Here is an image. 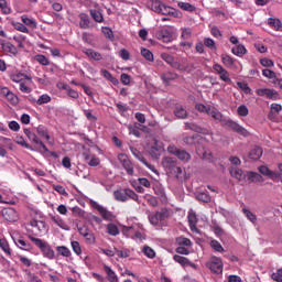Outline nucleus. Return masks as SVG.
Wrapping results in <instances>:
<instances>
[{"label": "nucleus", "mask_w": 282, "mask_h": 282, "mask_svg": "<svg viewBox=\"0 0 282 282\" xmlns=\"http://www.w3.org/2000/svg\"><path fill=\"white\" fill-rule=\"evenodd\" d=\"M184 142H185V144H196V142H198L196 144L197 155H199V158H202V160H210V155H212L210 152H207L206 149L204 147H202V144H204V142H206L205 138H203L199 134H196L193 137H185Z\"/></svg>", "instance_id": "nucleus-1"}, {"label": "nucleus", "mask_w": 282, "mask_h": 282, "mask_svg": "<svg viewBox=\"0 0 282 282\" xmlns=\"http://www.w3.org/2000/svg\"><path fill=\"white\" fill-rule=\"evenodd\" d=\"M113 197L116 202H129V199H133V202L140 204L138 194L131 188L117 189L113 192Z\"/></svg>", "instance_id": "nucleus-2"}, {"label": "nucleus", "mask_w": 282, "mask_h": 282, "mask_svg": "<svg viewBox=\"0 0 282 282\" xmlns=\"http://www.w3.org/2000/svg\"><path fill=\"white\" fill-rule=\"evenodd\" d=\"M30 241H32L37 248H40L41 252L46 259H54L55 253L54 249L50 246V243L43 241L41 238H35L32 235L28 236Z\"/></svg>", "instance_id": "nucleus-3"}, {"label": "nucleus", "mask_w": 282, "mask_h": 282, "mask_svg": "<svg viewBox=\"0 0 282 282\" xmlns=\"http://www.w3.org/2000/svg\"><path fill=\"white\" fill-rule=\"evenodd\" d=\"M24 135H26V138H29L33 144H36L40 153H50L47 145H45V143H43V141L34 132H31L30 129H24Z\"/></svg>", "instance_id": "nucleus-4"}, {"label": "nucleus", "mask_w": 282, "mask_h": 282, "mask_svg": "<svg viewBox=\"0 0 282 282\" xmlns=\"http://www.w3.org/2000/svg\"><path fill=\"white\" fill-rule=\"evenodd\" d=\"M207 268L210 269L214 274H221L224 272V262L221 261V258L214 256L207 262Z\"/></svg>", "instance_id": "nucleus-5"}, {"label": "nucleus", "mask_w": 282, "mask_h": 282, "mask_svg": "<svg viewBox=\"0 0 282 282\" xmlns=\"http://www.w3.org/2000/svg\"><path fill=\"white\" fill-rule=\"evenodd\" d=\"M148 219L152 226H158L160 221H164L165 219H169V209L162 208L160 212H156L154 214H150L148 216Z\"/></svg>", "instance_id": "nucleus-6"}, {"label": "nucleus", "mask_w": 282, "mask_h": 282, "mask_svg": "<svg viewBox=\"0 0 282 282\" xmlns=\"http://www.w3.org/2000/svg\"><path fill=\"white\" fill-rule=\"evenodd\" d=\"M167 153L175 155L182 162H188L191 160V153L186 152V150L177 149L175 145H169Z\"/></svg>", "instance_id": "nucleus-7"}, {"label": "nucleus", "mask_w": 282, "mask_h": 282, "mask_svg": "<svg viewBox=\"0 0 282 282\" xmlns=\"http://www.w3.org/2000/svg\"><path fill=\"white\" fill-rule=\"evenodd\" d=\"M225 127L232 129L235 131V133H239V135H243V138H248V135H250V132H248V130H246V128L239 126V123H237L230 119L225 121Z\"/></svg>", "instance_id": "nucleus-8"}, {"label": "nucleus", "mask_w": 282, "mask_h": 282, "mask_svg": "<svg viewBox=\"0 0 282 282\" xmlns=\"http://www.w3.org/2000/svg\"><path fill=\"white\" fill-rule=\"evenodd\" d=\"M158 39L162 43H171L173 41V29L170 26L161 29L158 33Z\"/></svg>", "instance_id": "nucleus-9"}, {"label": "nucleus", "mask_w": 282, "mask_h": 282, "mask_svg": "<svg viewBox=\"0 0 282 282\" xmlns=\"http://www.w3.org/2000/svg\"><path fill=\"white\" fill-rule=\"evenodd\" d=\"M1 215L6 221H10L11 224L19 221V213H17L12 207L3 208Z\"/></svg>", "instance_id": "nucleus-10"}, {"label": "nucleus", "mask_w": 282, "mask_h": 282, "mask_svg": "<svg viewBox=\"0 0 282 282\" xmlns=\"http://www.w3.org/2000/svg\"><path fill=\"white\" fill-rule=\"evenodd\" d=\"M119 162L122 164L123 169L127 171L128 175H133V163L129 160V156L124 153L118 155Z\"/></svg>", "instance_id": "nucleus-11"}, {"label": "nucleus", "mask_w": 282, "mask_h": 282, "mask_svg": "<svg viewBox=\"0 0 282 282\" xmlns=\"http://www.w3.org/2000/svg\"><path fill=\"white\" fill-rule=\"evenodd\" d=\"M258 96H265L269 100H279V93L270 88H259L256 90Z\"/></svg>", "instance_id": "nucleus-12"}, {"label": "nucleus", "mask_w": 282, "mask_h": 282, "mask_svg": "<svg viewBox=\"0 0 282 282\" xmlns=\"http://www.w3.org/2000/svg\"><path fill=\"white\" fill-rule=\"evenodd\" d=\"M149 153L151 158L154 160H158L162 153H164V145H162V142L160 141H154V143L151 145Z\"/></svg>", "instance_id": "nucleus-13"}, {"label": "nucleus", "mask_w": 282, "mask_h": 282, "mask_svg": "<svg viewBox=\"0 0 282 282\" xmlns=\"http://www.w3.org/2000/svg\"><path fill=\"white\" fill-rule=\"evenodd\" d=\"M93 208H95V210H98L99 215L106 221H111V219H113V214H111V212L107 210V208L102 207V205H99L98 203H94Z\"/></svg>", "instance_id": "nucleus-14"}, {"label": "nucleus", "mask_w": 282, "mask_h": 282, "mask_svg": "<svg viewBox=\"0 0 282 282\" xmlns=\"http://www.w3.org/2000/svg\"><path fill=\"white\" fill-rule=\"evenodd\" d=\"M259 173H261V175H264L265 177H269L270 180H279V177H281V174L269 170L268 166L265 165H261L258 167Z\"/></svg>", "instance_id": "nucleus-15"}, {"label": "nucleus", "mask_w": 282, "mask_h": 282, "mask_svg": "<svg viewBox=\"0 0 282 282\" xmlns=\"http://www.w3.org/2000/svg\"><path fill=\"white\" fill-rule=\"evenodd\" d=\"M185 129L186 130H191V131H195V133H203V135H210V132L199 126H197L196 123L193 122H186L185 123Z\"/></svg>", "instance_id": "nucleus-16"}, {"label": "nucleus", "mask_w": 282, "mask_h": 282, "mask_svg": "<svg viewBox=\"0 0 282 282\" xmlns=\"http://www.w3.org/2000/svg\"><path fill=\"white\" fill-rule=\"evenodd\" d=\"M79 28L82 30H89V28H91V20L89 19V15L87 13H79Z\"/></svg>", "instance_id": "nucleus-17"}, {"label": "nucleus", "mask_w": 282, "mask_h": 282, "mask_svg": "<svg viewBox=\"0 0 282 282\" xmlns=\"http://www.w3.org/2000/svg\"><path fill=\"white\" fill-rule=\"evenodd\" d=\"M221 61L225 67H228L229 69H235V67H237V59L232 58L230 55L223 54Z\"/></svg>", "instance_id": "nucleus-18"}, {"label": "nucleus", "mask_w": 282, "mask_h": 282, "mask_svg": "<svg viewBox=\"0 0 282 282\" xmlns=\"http://www.w3.org/2000/svg\"><path fill=\"white\" fill-rule=\"evenodd\" d=\"M37 131V135H40V138H45V140L48 141V144H54V142H52V137H50V132L47 131V128L43 124H40L36 128Z\"/></svg>", "instance_id": "nucleus-19"}, {"label": "nucleus", "mask_w": 282, "mask_h": 282, "mask_svg": "<svg viewBox=\"0 0 282 282\" xmlns=\"http://www.w3.org/2000/svg\"><path fill=\"white\" fill-rule=\"evenodd\" d=\"M1 48L3 50V52H8L9 54H12L13 56H17V54H19V50L17 48V46H14L10 42H1Z\"/></svg>", "instance_id": "nucleus-20"}, {"label": "nucleus", "mask_w": 282, "mask_h": 282, "mask_svg": "<svg viewBox=\"0 0 282 282\" xmlns=\"http://www.w3.org/2000/svg\"><path fill=\"white\" fill-rule=\"evenodd\" d=\"M10 78L12 83H23V80H29V83H32V77L23 73L12 74Z\"/></svg>", "instance_id": "nucleus-21"}, {"label": "nucleus", "mask_w": 282, "mask_h": 282, "mask_svg": "<svg viewBox=\"0 0 282 282\" xmlns=\"http://www.w3.org/2000/svg\"><path fill=\"white\" fill-rule=\"evenodd\" d=\"M104 272H106L109 282H118V274L111 267L104 264Z\"/></svg>", "instance_id": "nucleus-22"}, {"label": "nucleus", "mask_w": 282, "mask_h": 282, "mask_svg": "<svg viewBox=\"0 0 282 282\" xmlns=\"http://www.w3.org/2000/svg\"><path fill=\"white\" fill-rule=\"evenodd\" d=\"M263 155V148L256 145L249 152L250 160H260Z\"/></svg>", "instance_id": "nucleus-23"}, {"label": "nucleus", "mask_w": 282, "mask_h": 282, "mask_svg": "<svg viewBox=\"0 0 282 282\" xmlns=\"http://www.w3.org/2000/svg\"><path fill=\"white\" fill-rule=\"evenodd\" d=\"M83 53L88 56L91 61H102V54L94 51L93 48H85Z\"/></svg>", "instance_id": "nucleus-24"}, {"label": "nucleus", "mask_w": 282, "mask_h": 282, "mask_svg": "<svg viewBox=\"0 0 282 282\" xmlns=\"http://www.w3.org/2000/svg\"><path fill=\"white\" fill-rule=\"evenodd\" d=\"M162 165L164 166V169L173 170L177 166V161L174 158L165 156L162 160Z\"/></svg>", "instance_id": "nucleus-25"}, {"label": "nucleus", "mask_w": 282, "mask_h": 282, "mask_svg": "<svg viewBox=\"0 0 282 282\" xmlns=\"http://www.w3.org/2000/svg\"><path fill=\"white\" fill-rule=\"evenodd\" d=\"M229 173L231 177H235L238 182H241L246 177L243 171L239 167H230Z\"/></svg>", "instance_id": "nucleus-26"}, {"label": "nucleus", "mask_w": 282, "mask_h": 282, "mask_svg": "<svg viewBox=\"0 0 282 282\" xmlns=\"http://www.w3.org/2000/svg\"><path fill=\"white\" fill-rule=\"evenodd\" d=\"M270 112H269V119L272 120V118L279 116V113H281L282 111V106L281 104H271V107H270Z\"/></svg>", "instance_id": "nucleus-27"}, {"label": "nucleus", "mask_w": 282, "mask_h": 282, "mask_svg": "<svg viewBox=\"0 0 282 282\" xmlns=\"http://www.w3.org/2000/svg\"><path fill=\"white\" fill-rule=\"evenodd\" d=\"M268 24L270 25V28H273V30H275V32H282V22L279 19L269 18Z\"/></svg>", "instance_id": "nucleus-28"}, {"label": "nucleus", "mask_w": 282, "mask_h": 282, "mask_svg": "<svg viewBox=\"0 0 282 282\" xmlns=\"http://www.w3.org/2000/svg\"><path fill=\"white\" fill-rule=\"evenodd\" d=\"M162 2L160 0H148V8H150V10H152L153 12H160V9L162 8Z\"/></svg>", "instance_id": "nucleus-29"}, {"label": "nucleus", "mask_w": 282, "mask_h": 282, "mask_svg": "<svg viewBox=\"0 0 282 282\" xmlns=\"http://www.w3.org/2000/svg\"><path fill=\"white\" fill-rule=\"evenodd\" d=\"M0 248L8 257H12V250L10 249V243L6 238L0 239Z\"/></svg>", "instance_id": "nucleus-30"}, {"label": "nucleus", "mask_w": 282, "mask_h": 282, "mask_svg": "<svg viewBox=\"0 0 282 282\" xmlns=\"http://www.w3.org/2000/svg\"><path fill=\"white\" fill-rule=\"evenodd\" d=\"M132 153H133V155H135V158H138L139 162H142V164H144V166H147V169L152 171V173H158L155 165H152L151 163L147 162V159H144V156H138V154L133 150H132Z\"/></svg>", "instance_id": "nucleus-31"}, {"label": "nucleus", "mask_w": 282, "mask_h": 282, "mask_svg": "<svg viewBox=\"0 0 282 282\" xmlns=\"http://www.w3.org/2000/svg\"><path fill=\"white\" fill-rule=\"evenodd\" d=\"M21 21L28 28H32V30L36 29V20L28 18V15H22Z\"/></svg>", "instance_id": "nucleus-32"}, {"label": "nucleus", "mask_w": 282, "mask_h": 282, "mask_svg": "<svg viewBox=\"0 0 282 282\" xmlns=\"http://www.w3.org/2000/svg\"><path fill=\"white\" fill-rule=\"evenodd\" d=\"M174 116L176 118L184 119L188 116V112L186 111V109H184V107L176 106L174 109Z\"/></svg>", "instance_id": "nucleus-33"}, {"label": "nucleus", "mask_w": 282, "mask_h": 282, "mask_svg": "<svg viewBox=\"0 0 282 282\" xmlns=\"http://www.w3.org/2000/svg\"><path fill=\"white\" fill-rule=\"evenodd\" d=\"M90 17L96 21V23H102L105 21L102 13L96 9L90 10Z\"/></svg>", "instance_id": "nucleus-34"}, {"label": "nucleus", "mask_w": 282, "mask_h": 282, "mask_svg": "<svg viewBox=\"0 0 282 282\" xmlns=\"http://www.w3.org/2000/svg\"><path fill=\"white\" fill-rule=\"evenodd\" d=\"M173 259L176 263H180V265H182V268H186V265H188V263H191V260H188V258L182 257L180 254H174Z\"/></svg>", "instance_id": "nucleus-35"}, {"label": "nucleus", "mask_w": 282, "mask_h": 282, "mask_svg": "<svg viewBox=\"0 0 282 282\" xmlns=\"http://www.w3.org/2000/svg\"><path fill=\"white\" fill-rule=\"evenodd\" d=\"M17 246L18 248H20V250H25L26 252H30L31 250H33V247L30 242H25V240L23 239H19L17 241Z\"/></svg>", "instance_id": "nucleus-36"}, {"label": "nucleus", "mask_w": 282, "mask_h": 282, "mask_svg": "<svg viewBox=\"0 0 282 282\" xmlns=\"http://www.w3.org/2000/svg\"><path fill=\"white\" fill-rule=\"evenodd\" d=\"M207 116H212L214 120H221V112H219V110H217V108L213 106H209L207 110Z\"/></svg>", "instance_id": "nucleus-37"}, {"label": "nucleus", "mask_w": 282, "mask_h": 282, "mask_svg": "<svg viewBox=\"0 0 282 282\" xmlns=\"http://www.w3.org/2000/svg\"><path fill=\"white\" fill-rule=\"evenodd\" d=\"M177 74L173 72H166L161 75V78L164 83H170V80H176Z\"/></svg>", "instance_id": "nucleus-38"}, {"label": "nucleus", "mask_w": 282, "mask_h": 282, "mask_svg": "<svg viewBox=\"0 0 282 282\" xmlns=\"http://www.w3.org/2000/svg\"><path fill=\"white\" fill-rule=\"evenodd\" d=\"M232 54H235V56H243L247 52L246 46H243V44H239L235 47L231 48Z\"/></svg>", "instance_id": "nucleus-39"}, {"label": "nucleus", "mask_w": 282, "mask_h": 282, "mask_svg": "<svg viewBox=\"0 0 282 282\" xmlns=\"http://www.w3.org/2000/svg\"><path fill=\"white\" fill-rule=\"evenodd\" d=\"M187 219L191 230H195L197 228V215H195L194 213H189Z\"/></svg>", "instance_id": "nucleus-40"}, {"label": "nucleus", "mask_w": 282, "mask_h": 282, "mask_svg": "<svg viewBox=\"0 0 282 282\" xmlns=\"http://www.w3.org/2000/svg\"><path fill=\"white\" fill-rule=\"evenodd\" d=\"M196 199L198 202H203L204 204H210V195H208V193L206 192H200L196 195Z\"/></svg>", "instance_id": "nucleus-41"}, {"label": "nucleus", "mask_w": 282, "mask_h": 282, "mask_svg": "<svg viewBox=\"0 0 282 282\" xmlns=\"http://www.w3.org/2000/svg\"><path fill=\"white\" fill-rule=\"evenodd\" d=\"M51 221H53V224H55L56 226H58V228H62L63 230L67 228V225L63 219H61V216H51Z\"/></svg>", "instance_id": "nucleus-42"}, {"label": "nucleus", "mask_w": 282, "mask_h": 282, "mask_svg": "<svg viewBox=\"0 0 282 282\" xmlns=\"http://www.w3.org/2000/svg\"><path fill=\"white\" fill-rule=\"evenodd\" d=\"M177 6L178 8H181V10H184L185 12H195V6L188 2H178Z\"/></svg>", "instance_id": "nucleus-43"}, {"label": "nucleus", "mask_w": 282, "mask_h": 282, "mask_svg": "<svg viewBox=\"0 0 282 282\" xmlns=\"http://www.w3.org/2000/svg\"><path fill=\"white\" fill-rule=\"evenodd\" d=\"M142 252L148 259H155V250L149 246H144Z\"/></svg>", "instance_id": "nucleus-44"}, {"label": "nucleus", "mask_w": 282, "mask_h": 282, "mask_svg": "<svg viewBox=\"0 0 282 282\" xmlns=\"http://www.w3.org/2000/svg\"><path fill=\"white\" fill-rule=\"evenodd\" d=\"M248 180L250 182H263V176L257 172H249L248 173Z\"/></svg>", "instance_id": "nucleus-45"}, {"label": "nucleus", "mask_w": 282, "mask_h": 282, "mask_svg": "<svg viewBox=\"0 0 282 282\" xmlns=\"http://www.w3.org/2000/svg\"><path fill=\"white\" fill-rule=\"evenodd\" d=\"M161 58H163L165 61V63H167V65H171V67H173L176 63L175 57H173V55H171L169 53L161 54Z\"/></svg>", "instance_id": "nucleus-46"}, {"label": "nucleus", "mask_w": 282, "mask_h": 282, "mask_svg": "<svg viewBox=\"0 0 282 282\" xmlns=\"http://www.w3.org/2000/svg\"><path fill=\"white\" fill-rule=\"evenodd\" d=\"M210 248L215 250V252H224V247L221 246V242L218 240H212L209 242Z\"/></svg>", "instance_id": "nucleus-47"}, {"label": "nucleus", "mask_w": 282, "mask_h": 282, "mask_svg": "<svg viewBox=\"0 0 282 282\" xmlns=\"http://www.w3.org/2000/svg\"><path fill=\"white\" fill-rule=\"evenodd\" d=\"M262 76H264V78H269L272 82L278 79L276 73H274L273 70H270L268 68H264L262 70Z\"/></svg>", "instance_id": "nucleus-48"}, {"label": "nucleus", "mask_w": 282, "mask_h": 282, "mask_svg": "<svg viewBox=\"0 0 282 282\" xmlns=\"http://www.w3.org/2000/svg\"><path fill=\"white\" fill-rule=\"evenodd\" d=\"M56 250L62 257H72V251L65 246H59L56 248Z\"/></svg>", "instance_id": "nucleus-49"}, {"label": "nucleus", "mask_w": 282, "mask_h": 282, "mask_svg": "<svg viewBox=\"0 0 282 282\" xmlns=\"http://www.w3.org/2000/svg\"><path fill=\"white\" fill-rule=\"evenodd\" d=\"M107 230L108 235H111L112 237L120 235V230L118 229V226H116L115 224H109L107 226Z\"/></svg>", "instance_id": "nucleus-50"}, {"label": "nucleus", "mask_w": 282, "mask_h": 282, "mask_svg": "<svg viewBox=\"0 0 282 282\" xmlns=\"http://www.w3.org/2000/svg\"><path fill=\"white\" fill-rule=\"evenodd\" d=\"M243 215H246L247 219L251 221V224H257V215L252 214L250 209L243 208L242 209Z\"/></svg>", "instance_id": "nucleus-51"}, {"label": "nucleus", "mask_w": 282, "mask_h": 282, "mask_svg": "<svg viewBox=\"0 0 282 282\" xmlns=\"http://www.w3.org/2000/svg\"><path fill=\"white\" fill-rule=\"evenodd\" d=\"M47 102H52V97H50V95L44 94L42 96L39 97V99L36 100V105H47Z\"/></svg>", "instance_id": "nucleus-52"}, {"label": "nucleus", "mask_w": 282, "mask_h": 282, "mask_svg": "<svg viewBox=\"0 0 282 282\" xmlns=\"http://www.w3.org/2000/svg\"><path fill=\"white\" fill-rule=\"evenodd\" d=\"M141 55L143 58H145V61L153 63V53L149 51V48H141Z\"/></svg>", "instance_id": "nucleus-53"}, {"label": "nucleus", "mask_w": 282, "mask_h": 282, "mask_svg": "<svg viewBox=\"0 0 282 282\" xmlns=\"http://www.w3.org/2000/svg\"><path fill=\"white\" fill-rule=\"evenodd\" d=\"M237 87H239V89H241V91H243V94H247V95L252 91L250 86H248V83H245V82H237Z\"/></svg>", "instance_id": "nucleus-54"}, {"label": "nucleus", "mask_w": 282, "mask_h": 282, "mask_svg": "<svg viewBox=\"0 0 282 282\" xmlns=\"http://www.w3.org/2000/svg\"><path fill=\"white\" fill-rule=\"evenodd\" d=\"M0 10L2 14H10L12 10L8 6V1L6 0H0Z\"/></svg>", "instance_id": "nucleus-55"}, {"label": "nucleus", "mask_w": 282, "mask_h": 282, "mask_svg": "<svg viewBox=\"0 0 282 282\" xmlns=\"http://www.w3.org/2000/svg\"><path fill=\"white\" fill-rule=\"evenodd\" d=\"M101 74L104 77H106L107 80H110V83H113V85H116V83H118V79L116 77H113V75H111L109 73V70L101 69Z\"/></svg>", "instance_id": "nucleus-56"}, {"label": "nucleus", "mask_w": 282, "mask_h": 282, "mask_svg": "<svg viewBox=\"0 0 282 282\" xmlns=\"http://www.w3.org/2000/svg\"><path fill=\"white\" fill-rule=\"evenodd\" d=\"M115 254H117V257H119L120 259H128L129 249L120 250L118 248H115Z\"/></svg>", "instance_id": "nucleus-57"}, {"label": "nucleus", "mask_w": 282, "mask_h": 282, "mask_svg": "<svg viewBox=\"0 0 282 282\" xmlns=\"http://www.w3.org/2000/svg\"><path fill=\"white\" fill-rule=\"evenodd\" d=\"M35 61L37 63H40V65H44L45 67H47V65H50V59H47V57L45 55H36L35 56Z\"/></svg>", "instance_id": "nucleus-58"}, {"label": "nucleus", "mask_w": 282, "mask_h": 282, "mask_svg": "<svg viewBox=\"0 0 282 282\" xmlns=\"http://www.w3.org/2000/svg\"><path fill=\"white\" fill-rule=\"evenodd\" d=\"M20 91H22V94H32V88L30 87L29 83L21 82Z\"/></svg>", "instance_id": "nucleus-59"}, {"label": "nucleus", "mask_w": 282, "mask_h": 282, "mask_svg": "<svg viewBox=\"0 0 282 282\" xmlns=\"http://www.w3.org/2000/svg\"><path fill=\"white\" fill-rule=\"evenodd\" d=\"M238 116H241L242 118H246L250 111L248 110V107L246 105H241L237 109Z\"/></svg>", "instance_id": "nucleus-60"}, {"label": "nucleus", "mask_w": 282, "mask_h": 282, "mask_svg": "<svg viewBox=\"0 0 282 282\" xmlns=\"http://www.w3.org/2000/svg\"><path fill=\"white\" fill-rule=\"evenodd\" d=\"M84 239L86 240V243H88L89 246H94V243H96V236H94V232L91 231H88Z\"/></svg>", "instance_id": "nucleus-61"}, {"label": "nucleus", "mask_w": 282, "mask_h": 282, "mask_svg": "<svg viewBox=\"0 0 282 282\" xmlns=\"http://www.w3.org/2000/svg\"><path fill=\"white\" fill-rule=\"evenodd\" d=\"M176 243L178 246H192L193 242L188 238L178 237V238H176Z\"/></svg>", "instance_id": "nucleus-62"}, {"label": "nucleus", "mask_w": 282, "mask_h": 282, "mask_svg": "<svg viewBox=\"0 0 282 282\" xmlns=\"http://www.w3.org/2000/svg\"><path fill=\"white\" fill-rule=\"evenodd\" d=\"M6 98L11 105H19V97H17L12 91L8 94Z\"/></svg>", "instance_id": "nucleus-63"}, {"label": "nucleus", "mask_w": 282, "mask_h": 282, "mask_svg": "<svg viewBox=\"0 0 282 282\" xmlns=\"http://www.w3.org/2000/svg\"><path fill=\"white\" fill-rule=\"evenodd\" d=\"M271 279L276 282H282V268L272 273Z\"/></svg>", "instance_id": "nucleus-64"}]
</instances>
